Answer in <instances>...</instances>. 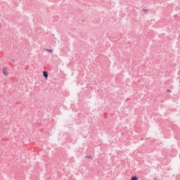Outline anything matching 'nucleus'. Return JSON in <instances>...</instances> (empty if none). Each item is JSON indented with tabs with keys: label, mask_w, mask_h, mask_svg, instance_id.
Wrapping results in <instances>:
<instances>
[{
	"label": "nucleus",
	"mask_w": 180,
	"mask_h": 180,
	"mask_svg": "<svg viewBox=\"0 0 180 180\" xmlns=\"http://www.w3.org/2000/svg\"><path fill=\"white\" fill-rule=\"evenodd\" d=\"M3 74L6 76L8 77L9 75V70L6 68H3L2 69Z\"/></svg>",
	"instance_id": "f257e3e1"
},
{
	"label": "nucleus",
	"mask_w": 180,
	"mask_h": 180,
	"mask_svg": "<svg viewBox=\"0 0 180 180\" xmlns=\"http://www.w3.org/2000/svg\"><path fill=\"white\" fill-rule=\"evenodd\" d=\"M43 75H44L45 79H47V78H49V73L47 72V71H44Z\"/></svg>",
	"instance_id": "f03ea898"
},
{
	"label": "nucleus",
	"mask_w": 180,
	"mask_h": 180,
	"mask_svg": "<svg viewBox=\"0 0 180 180\" xmlns=\"http://www.w3.org/2000/svg\"><path fill=\"white\" fill-rule=\"evenodd\" d=\"M45 51H48V53H52L53 49H44Z\"/></svg>",
	"instance_id": "7ed1b4c3"
},
{
	"label": "nucleus",
	"mask_w": 180,
	"mask_h": 180,
	"mask_svg": "<svg viewBox=\"0 0 180 180\" xmlns=\"http://www.w3.org/2000/svg\"><path fill=\"white\" fill-rule=\"evenodd\" d=\"M137 179H139L137 177L134 176V177H131V180H137Z\"/></svg>",
	"instance_id": "20e7f679"
},
{
	"label": "nucleus",
	"mask_w": 180,
	"mask_h": 180,
	"mask_svg": "<svg viewBox=\"0 0 180 180\" xmlns=\"http://www.w3.org/2000/svg\"><path fill=\"white\" fill-rule=\"evenodd\" d=\"M143 12H147V10H143Z\"/></svg>",
	"instance_id": "39448f33"
},
{
	"label": "nucleus",
	"mask_w": 180,
	"mask_h": 180,
	"mask_svg": "<svg viewBox=\"0 0 180 180\" xmlns=\"http://www.w3.org/2000/svg\"><path fill=\"white\" fill-rule=\"evenodd\" d=\"M167 92H171V90H167Z\"/></svg>",
	"instance_id": "423d86ee"
}]
</instances>
